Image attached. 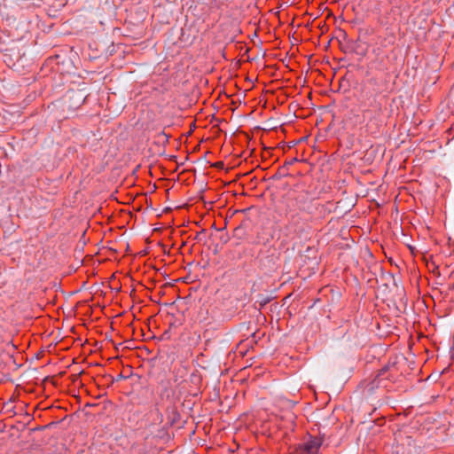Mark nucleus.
Instances as JSON below:
<instances>
[{
	"label": "nucleus",
	"instance_id": "nucleus-1",
	"mask_svg": "<svg viewBox=\"0 0 454 454\" xmlns=\"http://www.w3.org/2000/svg\"><path fill=\"white\" fill-rule=\"evenodd\" d=\"M321 445L320 438L310 436L305 442L298 446L296 451L297 454H317Z\"/></svg>",
	"mask_w": 454,
	"mask_h": 454
}]
</instances>
